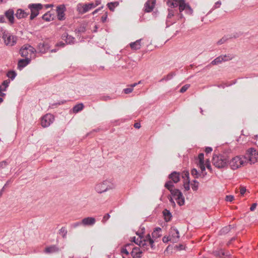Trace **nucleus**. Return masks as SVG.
<instances>
[{
	"instance_id": "obj_1",
	"label": "nucleus",
	"mask_w": 258,
	"mask_h": 258,
	"mask_svg": "<svg viewBox=\"0 0 258 258\" xmlns=\"http://www.w3.org/2000/svg\"><path fill=\"white\" fill-rule=\"evenodd\" d=\"M229 159L226 154H214L212 159L213 165L218 168H224L227 166Z\"/></svg>"
},
{
	"instance_id": "obj_2",
	"label": "nucleus",
	"mask_w": 258,
	"mask_h": 258,
	"mask_svg": "<svg viewBox=\"0 0 258 258\" xmlns=\"http://www.w3.org/2000/svg\"><path fill=\"white\" fill-rule=\"evenodd\" d=\"M258 158V153L255 149L251 148L247 150L244 156L245 162L249 163L250 164L256 162Z\"/></svg>"
},
{
	"instance_id": "obj_3",
	"label": "nucleus",
	"mask_w": 258,
	"mask_h": 258,
	"mask_svg": "<svg viewBox=\"0 0 258 258\" xmlns=\"http://www.w3.org/2000/svg\"><path fill=\"white\" fill-rule=\"evenodd\" d=\"M35 49L29 45H24L20 50V53L22 57L31 58V55H34Z\"/></svg>"
},
{
	"instance_id": "obj_4",
	"label": "nucleus",
	"mask_w": 258,
	"mask_h": 258,
	"mask_svg": "<svg viewBox=\"0 0 258 258\" xmlns=\"http://www.w3.org/2000/svg\"><path fill=\"white\" fill-rule=\"evenodd\" d=\"M28 8L31 11L30 20H33L38 15L39 11L43 8V6L41 4H31L28 5Z\"/></svg>"
},
{
	"instance_id": "obj_5",
	"label": "nucleus",
	"mask_w": 258,
	"mask_h": 258,
	"mask_svg": "<svg viewBox=\"0 0 258 258\" xmlns=\"http://www.w3.org/2000/svg\"><path fill=\"white\" fill-rule=\"evenodd\" d=\"M170 192L173 197H176V200L179 206H182L184 204V198L179 189H172L170 190Z\"/></svg>"
},
{
	"instance_id": "obj_6",
	"label": "nucleus",
	"mask_w": 258,
	"mask_h": 258,
	"mask_svg": "<svg viewBox=\"0 0 258 258\" xmlns=\"http://www.w3.org/2000/svg\"><path fill=\"white\" fill-rule=\"evenodd\" d=\"M245 160L239 156H236L232 158L229 162V165L233 170L236 169L241 165H243Z\"/></svg>"
},
{
	"instance_id": "obj_7",
	"label": "nucleus",
	"mask_w": 258,
	"mask_h": 258,
	"mask_svg": "<svg viewBox=\"0 0 258 258\" xmlns=\"http://www.w3.org/2000/svg\"><path fill=\"white\" fill-rule=\"evenodd\" d=\"M109 181L104 180L102 182L99 183L95 185V190L99 194H101L109 189Z\"/></svg>"
},
{
	"instance_id": "obj_8",
	"label": "nucleus",
	"mask_w": 258,
	"mask_h": 258,
	"mask_svg": "<svg viewBox=\"0 0 258 258\" xmlns=\"http://www.w3.org/2000/svg\"><path fill=\"white\" fill-rule=\"evenodd\" d=\"M54 120L53 116L51 114H46L42 118L41 125L43 127H46L50 125Z\"/></svg>"
},
{
	"instance_id": "obj_9",
	"label": "nucleus",
	"mask_w": 258,
	"mask_h": 258,
	"mask_svg": "<svg viewBox=\"0 0 258 258\" xmlns=\"http://www.w3.org/2000/svg\"><path fill=\"white\" fill-rule=\"evenodd\" d=\"M66 7L64 5H60L56 8V13L57 19L60 20H64L65 19Z\"/></svg>"
},
{
	"instance_id": "obj_10",
	"label": "nucleus",
	"mask_w": 258,
	"mask_h": 258,
	"mask_svg": "<svg viewBox=\"0 0 258 258\" xmlns=\"http://www.w3.org/2000/svg\"><path fill=\"white\" fill-rule=\"evenodd\" d=\"M170 236L171 238V242L176 243L178 241L179 233L178 230L175 228H171L170 230Z\"/></svg>"
},
{
	"instance_id": "obj_11",
	"label": "nucleus",
	"mask_w": 258,
	"mask_h": 258,
	"mask_svg": "<svg viewBox=\"0 0 258 258\" xmlns=\"http://www.w3.org/2000/svg\"><path fill=\"white\" fill-rule=\"evenodd\" d=\"M231 59H232V57H230L229 55H221L214 59L211 62V64L212 65H217L223 61H228Z\"/></svg>"
},
{
	"instance_id": "obj_12",
	"label": "nucleus",
	"mask_w": 258,
	"mask_h": 258,
	"mask_svg": "<svg viewBox=\"0 0 258 258\" xmlns=\"http://www.w3.org/2000/svg\"><path fill=\"white\" fill-rule=\"evenodd\" d=\"M156 0H148L144 5V11L146 13L152 12L155 6Z\"/></svg>"
},
{
	"instance_id": "obj_13",
	"label": "nucleus",
	"mask_w": 258,
	"mask_h": 258,
	"mask_svg": "<svg viewBox=\"0 0 258 258\" xmlns=\"http://www.w3.org/2000/svg\"><path fill=\"white\" fill-rule=\"evenodd\" d=\"M82 225L84 226H92L96 222V219L94 217H88L85 218L82 220Z\"/></svg>"
},
{
	"instance_id": "obj_14",
	"label": "nucleus",
	"mask_w": 258,
	"mask_h": 258,
	"mask_svg": "<svg viewBox=\"0 0 258 258\" xmlns=\"http://www.w3.org/2000/svg\"><path fill=\"white\" fill-rule=\"evenodd\" d=\"M168 14L167 17L166 25L167 27L169 26L175 22V20L171 21L170 19L174 16V11L171 9H168Z\"/></svg>"
},
{
	"instance_id": "obj_15",
	"label": "nucleus",
	"mask_w": 258,
	"mask_h": 258,
	"mask_svg": "<svg viewBox=\"0 0 258 258\" xmlns=\"http://www.w3.org/2000/svg\"><path fill=\"white\" fill-rule=\"evenodd\" d=\"M77 11L79 12V14H84L86 12H88L89 9H88V6H87V4H82L81 3H79L77 6Z\"/></svg>"
},
{
	"instance_id": "obj_16",
	"label": "nucleus",
	"mask_w": 258,
	"mask_h": 258,
	"mask_svg": "<svg viewBox=\"0 0 258 258\" xmlns=\"http://www.w3.org/2000/svg\"><path fill=\"white\" fill-rule=\"evenodd\" d=\"M168 178L174 183H177L180 180V174L176 171H173L169 175Z\"/></svg>"
},
{
	"instance_id": "obj_17",
	"label": "nucleus",
	"mask_w": 258,
	"mask_h": 258,
	"mask_svg": "<svg viewBox=\"0 0 258 258\" xmlns=\"http://www.w3.org/2000/svg\"><path fill=\"white\" fill-rule=\"evenodd\" d=\"M142 251L140 250V248L138 247H134L133 248L131 252V255L134 258H140L141 257Z\"/></svg>"
},
{
	"instance_id": "obj_18",
	"label": "nucleus",
	"mask_w": 258,
	"mask_h": 258,
	"mask_svg": "<svg viewBox=\"0 0 258 258\" xmlns=\"http://www.w3.org/2000/svg\"><path fill=\"white\" fill-rule=\"evenodd\" d=\"M62 39L64 40L68 44H73L75 41V38L68 34L67 32H64L61 36Z\"/></svg>"
},
{
	"instance_id": "obj_19",
	"label": "nucleus",
	"mask_w": 258,
	"mask_h": 258,
	"mask_svg": "<svg viewBox=\"0 0 258 258\" xmlns=\"http://www.w3.org/2000/svg\"><path fill=\"white\" fill-rule=\"evenodd\" d=\"M30 60V58L29 57H26L25 59H20L18 63V69L21 70L22 69L26 67L28 64L29 63Z\"/></svg>"
},
{
	"instance_id": "obj_20",
	"label": "nucleus",
	"mask_w": 258,
	"mask_h": 258,
	"mask_svg": "<svg viewBox=\"0 0 258 258\" xmlns=\"http://www.w3.org/2000/svg\"><path fill=\"white\" fill-rule=\"evenodd\" d=\"M5 16L9 20L11 24L14 23V12L12 9H9L5 12Z\"/></svg>"
},
{
	"instance_id": "obj_21",
	"label": "nucleus",
	"mask_w": 258,
	"mask_h": 258,
	"mask_svg": "<svg viewBox=\"0 0 258 258\" xmlns=\"http://www.w3.org/2000/svg\"><path fill=\"white\" fill-rule=\"evenodd\" d=\"M59 250V248L56 245H52L46 247L44 252L46 253H52L57 252Z\"/></svg>"
},
{
	"instance_id": "obj_22",
	"label": "nucleus",
	"mask_w": 258,
	"mask_h": 258,
	"mask_svg": "<svg viewBox=\"0 0 258 258\" xmlns=\"http://www.w3.org/2000/svg\"><path fill=\"white\" fill-rule=\"evenodd\" d=\"M142 39H140L135 42H132L130 44V46L132 49L137 50L141 48Z\"/></svg>"
},
{
	"instance_id": "obj_23",
	"label": "nucleus",
	"mask_w": 258,
	"mask_h": 258,
	"mask_svg": "<svg viewBox=\"0 0 258 258\" xmlns=\"http://www.w3.org/2000/svg\"><path fill=\"white\" fill-rule=\"evenodd\" d=\"M28 15L29 14L25 12V11L22 9H18L15 16L18 19H21L27 17Z\"/></svg>"
},
{
	"instance_id": "obj_24",
	"label": "nucleus",
	"mask_w": 258,
	"mask_h": 258,
	"mask_svg": "<svg viewBox=\"0 0 258 258\" xmlns=\"http://www.w3.org/2000/svg\"><path fill=\"white\" fill-rule=\"evenodd\" d=\"M187 5H188V4H186L185 3L184 0H180L179 1V4H178V6H179V10L180 15L181 18L182 17V14H181V13L183 11H185L186 7Z\"/></svg>"
},
{
	"instance_id": "obj_25",
	"label": "nucleus",
	"mask_w": 258,
	"mask_h": 258,
	"mask_svg": "<svg viewBox=\"0 0 258 258\" xmlns=\"http://www.w3.org/2000/svg\"><path fill=\"white\" fill-rule=\"evenodd\" d=\"M162 213L164 217V220L166 222H169L170 221L172 217V214L169 210L165 209L163 211Z\"/></svg>"
},
{
	"instance_id": "obj_26",
	"label": "nucleus",
	"mask_w": 258,
	"mask_h": 258,
	"mask_svg": "<svg viewBox=\"0 0 258 258\" xmlns=\"http://www.w3.org/2000/svg\"><path fill=\"white\" fill-rule=\"evenodd\" d=\"M162 229L160 227H156L152 233L153 238L157 239L161 236V232Z\"/></svg>"
},
{
	"instance_id": "obj_27",
	"label": "nucleus",
	"mask_w": 258,
	"mask_h": 258,
	"mask_svg": "<svg viewBox=\"0 0 258 258\" xmlns=\"http://www.w3.org/2000/svg\"><path fill=\"white\" fill-rule=\"evenodd\" d=\"M180 0H167L166 4L168 7L174 8L178 6Z\"/></svg>"
},
{
	"instance_id": "obj_28",
	"label": "nucleus",
	"mask_w": 258,
	"mask_h": 258,
	"mask_svg": "<svg viewBox=\"0 0 258 258\" xmlns=\"http://www.w3.org/2000/svg\"><path fill=\"white\" fill-rule=\"evenodd\" d=\"M47 48V45L44 42L39 43L37 47L38 51L42 53H44L46 52Z\"/></svg>"
},
{
	"instance_id": "obj_29",
	"label": "nucleus",
	"mask_w": 258,
	"mask_h": 258,
	"mask_svg": "<svg viewBox=\"0 0 258 258\" xmlns=\"http://www.w3.org/2000/svg\"><path fill=\"white\" fill-rule=\"evenodd\" d=\"M119 5V2H110L108 3L107 4V6L108 8V9L112 12L114 11V9L116 7H118Z\"/></svg>"
},
{
	"instance_id": "obj_30",
	"label": "nucleus",
	"mask_w": 258,
	"mask_h": 258,
	"mask_svg": "<svg viewBox=\"0 0 258 258\" xmlns=\"http://www.w3.org/2000/svg\"><path fill=\"white\" fill-rule=\"evenodd\" d=\"M133 246V243H128V244H126L124 247H122L121 249V252L122 253V254H125L126 255H128L129 254V252L128 251V250L129 249H131L132 247Z\"/></svg>"
},
{
	"instance_id": "obj_31",
	"label": "nucleus",
	"mask_w": 258,
	"mask_h": 258,
	"mask_svg": "<svg viewBox=\"0 0 258 258\" xmlns=\"http://www.w3.org/2000/svg\"><path fill=\"white\" fill-rule=\"evenodd\" d=\"M42 18L45 21L49 22L54 19V15H51L50 12H48L43 15Z\"/></svg>"
},
{
	"instance_id": "obj_32",
	"label": "nucleus",
	"mask_w": 258,
	"mask_h": 258,
	"mask_svg": "<svg viewBox=\"0 0 258 258\" xmlns=\"http://www.w3.org/2000/svg\"><path fill=\"white\" fill-rule=\"evenodd\" d=\"M136 234L139 236L140 239L137 238L136 239V242H135V243L139 245L140 247H144L146 245V243H145V241H143L141 240L142 237L141 235L143 234V233L139 234L138 232H137Z\"/></svg>"
},
{
	"instance_id": "obj_33",
	"label": "nucleus",
	"mask_w": 258,
	"mask_h": 258,
	"mask_svg": "<svg viewBox=\"0 0 258 258\" xmlns=\"http://www.w3.org/2000/svg\"><path fill=\"white\" fill-rule=\"evenodd\" d=\"M84 108V105L83 103H79L76 105L73 108V112L74 113H77L81 111Z\"/></svg>"
},
{
	"instance_id": "obj_34",
	"label": "nucleus",
	"mask_w": 258,
	"mask_h": 258,
	"mask_svg": "<svg viewBox=\"0 0 258 258\" xmlns=\"http://www.w3.org/2000/svg\"><path fill=\"white\" fill-rule=\"evenodd\" d=\"M175 76V73L171 72L169 74H168L167 76H165L164 78H163L160 81L162 82L163 81H169L171 80L174 76Z\"/></svg>"
},
{
	"instance_id": "obj_35",
	"label": "nucleus",
	"mask_w": 258,
	"mask_h": 258,
	"mask_svg": "<svg viewBox=\"0 0 258 258\" xmlns=\"http://www.w3.org/2000/svg\"><path fill=\"white\" fill-rule=\"evenodd\" d=\"M173 182L172 181H168L165 183L164 186L170 191L171 189H173V187H174V184Z\"/></svg>"
},
{
	"instance_id": "obj_36",
	"label": "nucleus",
	"mask_w": 258,
	"mask_h": 258,
	"mask_svg": "<svg viewBox=\"0 0 258 258\" xmlns=\"http://www.w3.org/2000/svg\"><path fill=\"white\" fill-rule=\"evenodd\" d=\"M85 31L86 27L84 25H80L75 30V32L79 33H84Z\"/></svg>"
},
{
	"instance_id": "obj_37",
	"label": "nucleus",
	"mask_w": 258,
	"mask_h": 258,
	"mask_svg": "<svg viewBox=\"0 0 258 258\" xmlns=\"http://www.w3.org/2000/svg\"><path fill=\"white\" fill-rule=\"evenodd\" d=\"M67 230L64 227H62L58 232V233L60 234L63 238H66L67 234Z\"/></svg>"
},
{
	"instance_id": "obj_38",
	"label": "nucleus",
	"mask_w": 258,
	"mask_h": 258,
	"mask_svg": "<svg viewBox=\"0 0 258 258\" xmlns=\"http://www.w3.org/2000/svg\"><path fill=\"white\" fill-rule=\"evenodd\" d=\"M231 229V225L224 227L220 230V233L221 234H224L227 233Z\"/></svg>"
},
{
	"instance_id": "obj_39",
	"label": "nucleus",
	"mask_w": 258,
	"mask_h": 258,
	"mask_svg": "<svg viewBox=\"0 0 258 258\" xmlns=\"http://www.w3.org/2000/svg\"><path fill=\"white\" fill-rule=\"evenodd\" d=\"M191 174L195 178H198V177L200 175V173H199L197 170L195 168H193L191 170Z\"/></svg>"
},
{
	"instance_id": "obj_40",
	"label": "nucleus",
	"mask_w": 258,
	"mask_h": 258,
	"mask_svg": "<svg viewBox=\"0 0 258 258\" xmlns=\"http://www.w3.org/2000/svg\"><path fill=\"white\" fill-rule=\"evenodd\" d=\"M193 183L191 184V188L194 190L196 191L198 189L199 182L196 180H193Z\"/></svg>"
},
{
	"instance_id": "obj_41",
	"label": "nucleus",
	"mask_w": 258,
	"mask_h": 258,
	"mask_svg": "<svg viewBox=\"0 0 258 258\" xmlns=\"http://www.w3.org/2000/svg\"><path fill=\"white\" fill-rule=\"evenodd\" d=\"M7 76L12 80H13L16 76V73L14 71H9L7 74Z\"/></svg>"
},
{
	"instance_id": "obj_42",
	"label": "nucleus",
	"mask_w": 258,
	"mask_h": 258,
	"mask_svg": "<svg viewBox=\"0 0 258 258\" xmlns=\"http://www.w3.org/2000/svg\"><path fill=\"white\" fill-rule=\"evenodd\" d=\"M214 254H215V255H216L217 256L221 257L224 255V252H223V251L222 250H217V251H215L214 252Z\"/></svg>"
},
{
	"instance_id": "obj_43",
	"label": "nucleus",
	"mask_w": 258,
	"mask_h": 258,
	"mask_svg": "<svg viewBox=\"0 0 258 258\" xmlns=\"http://www.w3.org/2000/svg\"><path fill=\"white\" fill-rule=\"evenodd\" d=\"M198 159L199 160V164L204 163V155L203 153L199 154Z\"/></svg>"
},
{
	"instance_id": "obj_44",
	"label": "nucleus",
	"mask_w": 258,
	"mask_h": 258,
	"mask_svg": "<svg viewBox=\"0 0 258 258\" xmlns=\"http://www.w3.org/2000/svg\"><path fill=\"white\" fill-rule=\"evenodd\" d=\"M82 225V220L81 222H77L74 223L71 225V227L72 228H76L77 227L81 226Z\"/></svg>"
},
{
	"instance_id": "obj_45",
	"label": "nucleus",
	"mask_w": 258,
	"mask_h": 258,
	"mask_svg": "<svg viewBox=\"0 0 258 258\" xmlns=\"http://www.w3.org/2000/svg\"><path fill=\"white\" fill-rule=\"evenodd\" d=\"M185 11L186 14H189V15L192 14V12H193L192 9L191 8V7L189 6L188 4L186 6Z\"/></svg>"
},
{
	"instance_id": "obj_46",
	"label": "nucleus",
	"mask_w": 258,
	"mask_h": 258,
	"mask_svg": "<svg viewBox=\"0 0 258 258\" xmlns=\"http://www.w3.org/2000/svg\"><path fill=\"white\" fill-rule=\"evenodd\" d=\"M190 85L189 84H186L184 85L180 90V93H184L185 92L188 88L189 87Z\"/></svg>"
},
{
	"instance_id": "obj_47",
	"label": "nucleus",
	"mask_w": 258,
	"mask_h": 258,
	"mask_svg": "<svg viewBox=\"0 0 258 258\" xmlns=\"http://www.w3.org/2000/svg\"><path fill=\"white\" fill-rule=\"evenodd\" d=\"M10 83V81L9 80L4 81L2 85L5 87V89H3V90L4 91H5L6 90L7 88L9 86V84Z\"/></svg>"
},
{
	"instance_id": "obj_48",
	"label": "nucleus",
	"mask_w": 258,
	"mask_h": 258,
	"mask_svg": "<svg viewBox=\"0 0 258 258\" xmlns=\"http://www.w3.org/2000/svg\"><path fill=\"white\" fill-rule=\"evenodd\" d=\"M110 217L109 214H105L102 220V222L105 223Z\"/></svg>"
},
{
	"instance_id": "obj_49",
	"label": "nucleus",
	"mask_w": 258,
	"mask_h": 258,
	"mask_svg": "<svg viewBox=\"0 0 258 258\" xmlns=\"http://www.w3.org/2000/svg\"><path fill=\"white\" fill-rule=\"evenodd\" d=\"M162 241L164 243H167L168 241H171V238L170 236H164L162 238Z\"/></svg>"
},
{
	"instance_id": "obj_50",
	"label": "nucleus",
	"mask_w": 258,
	"mask_h": 258,
	"mask_svg": "<svg viewBox=\"0 0 258 258\" xmlns=\"http://www.w3.org/2000/svg\"><path fill=\"white\" fill-rule=\"evenodd\" d=\"M8 164L6 161H3L0 162V170L5 168Z\"/></svg>"
},
{
	"instance_id": "obj_51",
	"label": "nucleus",
	"mask_w": 258,
	"mask_h": 258,
	"mask_svg": "<svg viewBox=\"0 0 258 258\" xmlns=\"http://www.w3.org/2000/svg\"><path fill=\"white\" fill-rule=\"evenodd\" d=\"M182 177L183 178H186V180L187 181L189 180V172L188 171H183V175H182Z\"/></svg>"
},
{
	"instance_id": "obj_52",
	"label": "nucleus",
	"mask_w": 258,
	"mask_h": 258,
	"mask_svg": "<svg viewBox=\"0 0 258 258\" xmlns=\"http://www.w3.org/2000/svg\"><path fill=\"white\" fill-rule=\"evenodd\" d=\"M133 90V89L131 87L130 88H125L123 90V92L125 94H127L131 93Z\"/></svg>"
},
{
	"instance_id": "obj_53",
	"label": "nucleus",
	"mask_w": 258,
	"mask_h": 258,
	"mask_svg": "<svg viewBox=\"0 0 258 258\" xmlns=\"http://www.w3.org/2000/svg\"><path fill=\"white\" fill-rule=\"evenodd\" d=\"M183 186H184V188L185 190H186V191L188 190L190 188L189 180L186 181V183H184Z\"/></svg>"
},
{
	"instance_id": "obj_54",
	"label": "nucleus",
	"mask_w": 258,
	"mask_h": 258,
	"mask_svg": "<svg viewBox=\"0 0 258 258\" xmlns=\"http://www.w3.org/2000/svg\"><path fill=\"white\" fill-rule=\"evenodd\" d=\"M225 200L226 201H228V202H232L233 200H234V197L233 196H231V195L227 196L226 197Z\"/></svg>"
},
{
	"instance_id": "obj_55",
	"label": "nucleus",
	"mask_w": 258,
	"mask_h": 258,
	"mask_svg": "<svg viewBox=\"0 0 258 258\" xmlns=\"http://www.w3.org/2000/svg\"><path fill=\"white\" fill-rule=\"evenodd\" d=\"M107 18V12H105V14L101 17V21L103 23H104Z\"/></svg>"
},
{
	"instance_id": "obj_56",
	"label": "nucleus",
	"mask_w": 258,
	"mask_h": 258,
	"mask_svg": "<svg viewBox=\"0 0 258 258\" xmlns=\"http://www.w3.org/2000/svg\"><path fill=\"white\" fill-rule=\"evenodd\" d=\"M151 239H152L151 238V236L149 234H148L145 237V239L142 240L143 241H145V243L147 244V242H148L149 241H150Z\"/></svg>"
},
{
	"instance_id": "obj_57",
	"label": "nucleus",
	"mask_w": 258,
	"mask_h": 258,
	"mask_svg": "<svg viewBox=\"0 0 258 258\" xmlns=\"http://www.w3.org/2000/svg\"><path fill=\"white\" fill-rule=\"evenodd\" d=\"M246 191L245 187L241 186L240 188V194L243 196Z\"/></svg>"
},
{
	"instance_id": "obj_58",
	"label": "nucleus",
	"mask_w": 258,
	"mask_h": 258,
	"mask_svg": "<svg viewBox=\"0 0 258 258\" xmlns=\"http://www.w3.org/2000/svg\"><path fill=\"white\" fill-rule=\"evenodd\" d=\"M221 5V1H219L215 3L214 6L213 7V9H217L218 8H219L220 7Z\"/></svg>"
},
{
	"instance_id": "obj_59",
	"label": "nucleus",
	"mask_w": 258,
	"mask_h": 258,
	"mask_svg": "<svg viewBox=\"0 0 258 258\" xmlns=\"http://www.w3.org/2000/svg\"><path fill=\"white\" fill-rule=\"evenodd\" d=\"M87 4V6H88L89 10H91L92 8H94L95 7H96V5H95V4H94V3H92Z\"/></svg>"
},
{
	"instance_id": "obj_60",
	"label": "nucleus",
	"mask_w": 258,
	"mask_h": 258,
	"mask_svg": "<svg viewBox=\"0 0 258 258\" xmlns=\"http://www.w3.org/2000/svg\"><path fill=\"white\" fill-rule=\"evenodd\" d=\"M154 241L153 239H151L150 241H148L149 244H150L151 247L152 249H154L155 248V245L154 244Z\"/></svg>"
},
{
	"instance_id": "obj_61",
	"label": "nucleus",
	"mask_w": 258,
	"mask_h": 258,
	"mask_svg": "<svg viewBox=\"0 0 258 258\" xmlns=\"http://www.w3.org/2000/svg\"><path fill=\"white\" fill-rule=\"evenodd\" d=\"M256 206H257V204H256V203H253V204L251 205V207L250 208V211H254V209L256 208Z\"/></svg>"
},
{
	"instance_id": "obj_62",
	"label": "nucleus",
	"mask_w": 258,
	"mask_h": 258,
	"mask_svg": "<svg viewBox=\"0 0 258 258\" xmlns=\"http://www.w3.org/2000/svg\"><path fill=\"white\" fill-rule=\"evenodd\" d=\"M212 151V148L211 147H207L205 149V152L207 154L211 153Z\"/></svg>"
},
{
	"instance_id": "obj_63",
	"label": "nucleus",
	"mask_w": 258,
	"mask_h": 258,
	"mask_svg": "<svg viewBox=\"0 0 258 258\" xmlns=\"http://www.w3.org/2000/svg\"><path fill=\"white\" fill-rule=\"evenodd\" d=\"M103 6L101 7H100L98 9H96L93 13H92V14L93 15H95V14H96L97 13H98L99 11H100L102 8H103Z\"/></svg>"
},
{
	"instance_id": "obj_64",
	"label": "nucleus",
	"mask_w": 258,
	"mask_h": 258,
	"mask_svg": "<svg viewBox=\"0 0 258 258\" xmlns=\"http://www.w3.org/2000/svg\"><path fill=\"white\" fill-rule=\"evenodd\" d=\"M56 45L57 46L64 47L65 46V43L63 42H59L57 43Z\"/></svg>"
}]
</instances>
